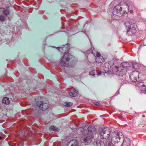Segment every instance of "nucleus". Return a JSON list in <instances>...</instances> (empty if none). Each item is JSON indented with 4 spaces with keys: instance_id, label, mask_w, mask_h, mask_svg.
Segmentation results:
<instances>
[{
    "instance_id": "2",
    "label": "nucleus",
    "mask_w": 146,
    "mask_h": 146,
    "mask_svg": "<svg viewBox=\"0 0 146 146\" xmlns=\"http://www.w3.org/2000/svg\"><path fill=\"white\" fill-rule=\"evenodd\" d=\"M110 133V130L108 127L101 128L99 131L100 138L103 139L106 144L108 143L109 140H111L110 138H109Z\"/></svg>"
},
{
    "instance_id": "15",
    "label": "nucleus",
    "mask_w": 146,
    "mask_h": 146,
    "mask_svg": "<svg viewBox=\"0 0 146 146\" xmlns=\"http://www.w3.org/2000/svg\"><path fill=\"white\" fill-rule=\"evenodd\" d=\"M88 129L89 132L92 133H95L96 131L95 127L92 125H90Z\"/></svg>"
},
{
    "instance_id": "28",
    "label": "nucleus",
    "mask_w": 146,
    "mask_h": 146,
    "mask_svg": "<svg viewBox=\"0 0 146 146\" xmlns=\"http://www.w3.org/2000/svg\"><path fill=\"white\" fill-rule=\"evenodd\" d=\"M5 18L3 15H0V21H3L5 20Z\"/></svg>"
},
{
    "instance_id": "24",
    "label": "nucleus",
    "mask_w": 146,
    "mask_h": 146,
    "mask_svg": "<svg viewBox=\"0 0 146 146\" xmlns=\"http://www.w3.org/2000/svg\"><path fill=\"white\" fill-rule=\"evenodd\" d=\"M91 53L93 54L95 56H96L99 53L97 52H96L95 49H93L92 50Z\"/></svg>"
},
{
    "instance_id": "21",
    "label": "nucleus",
    "mask_w": 146,
    "mask_h": 146,
    "mask_svg": "<svg viewBox=\"0 0 146 146\" xmlns=\"http://www.w3.org/2000/svg\"><path fill=\"white\" fill-rule=\"evenodd\" d=\"M121 65L123 68H126L127 67H129V64L126 62L122 63L121 64Z\"/></svg>"
},
{
    "instance_id": "30",
    "label": "nucleus",
    "mask_w": 146,
    "mask_h": 146,
    "mask_svg": "<svg viewBox=\"0 0 146 146\" xmlns=\"http://www.w3.org/2000/svg\"><path fill=\"white\" fill-rule=\"evenodd\" d=\"M73 91L75 93L74 94H77V95H78V91L77 90H76L75 89H74L73 90Z\"/></svg>"
},
{
    "instance_id": "12",
    "label": "nucleus",
    "mask_w": 146,
    "mask_h": 146,
    "mask_svg": "<svg viewBox=\"0 0 146 146\" xmlns=\"http://www.w3.org/2000/svg\"><path fill=\"white\" fill-rule=\"evenodd\" d=\"M102 74L101 71L97 72L95 70H93L89 73L90 75L94 76L95 75H100Z\"/></svg>"
},
{
    "instance_id": "16",
    "label": "nucleus",
    "mask_w": 146,
    "mask_h": 146,
    "mask_svg": "<svg viewBox=\"0 0 146 146\" xmlns=\"http://www.w3.org/2000/svg\"><path fill=\"white\" fill-rule=\"evenodd\" d=\"M68 45L67 44H66L63 46L62 48L61 47H57V48L59 50L60 49H62L65 51H68V50L69 49V48H68Z\"/></svg>"
},
{
    "instance_id": "8",
    "label": "nucleus",
    "mask_w": 146,
    "mask_h": 146,
    "mask_svg": "<svg viewBox=\"0 0 146 146\" xmlns=\"http://www.w3.org/2000/svg\"><path fill=\"white\" fill-rule=\"evenodd\" d=\"M84 141L85 142V144H87L88 143H91L93 138V135L89 133L85 134L84 135Z\"/></svg>"
},
{
    "instance_id": "13",
    "label": "nucleus",
    "mask_w": 146,
    "mask_h": 146,
    "mask_svg": "<svg viewBox=\"0 0 146 146\" xmlns=\"http://www.w3.org/2000/svg\"><path fill=\"white\" fill-rule=\"evenodd\" d=\"M96 143L98 146H103L105 144L106 145V143H105L104 139L102 140H97Z\"/></svg>"
},
{
    "instance_id": "22",
    "label": "nucleus",
    "mask_w": 146,
    "mask_h": 146,
    "mask_svg": "<svg viewBox=\"0 0 146 146\" xmlns=\"http://www.w3.org/2000/svg\"><path fill=\"white\" fill-rule=\"evenodd\" d=\"M72 141L73 142L72 143L71 145H70V146H78V142L77 141H76L72 140Z\"/></svg>"
},
{
    "instance_id": "5",
    "label": "nucleus",
    "mask_w": 146,
    "mask_h": 146,
    "mask_svg": "<svg viewBox=\"0 0 146 146\" xmlns=\"http://www.w3.org/2000/svg\"><path fill=\"white\" fill-rule=\"evenodd\" d=\"M120 68H118V66H115V69L113 71V73H115V74L118 76H124L125 77V74L126 71L124 69L120 70Z\"/></svg>"
},
{
    "instance_id": "20",
    "label": "nucleus",
    "mask_w": 146,
    "mask_h": 146,
    "mask_svg": "<svg viewBox=\"0 0 146 146\" xmlns=\"http://www.w3.org/2000/svg\"><path fill=\"white\" fill-rule=\"evenodd\" d=\"M50 130L51 131H55L57 130L58 129L54 125L51 126L49 128Z\"/></svg>"
},
{
    "instance_id": "34",
    "label": "nucleus",
    "mask_w": 146,
    "mask_h": 146,
    "mask_svg": "<svg viewBox=\"0 0 146 146\" xmlns=\"http://www.w3.org/2000/svg\"><path fill=\"white\" fill-rule=\"evenodd\" d=\"M2 139V137H1L0 136V139Z\"/></svg>"
},
{
    "instance_id": "29",
    "label": "nucleus",
    "mask_w": 146,
    "mask_h": 146,
    "mask_svg": "<svg viewBox=\"0 0 146 146\" xmlns=\"http://www.w3.org/2000/svg\"><path fill=\"white\" fill-rule=\"evenodd\" d=\"M125 6H126V7H127V9L128 10H129V7H131V8H132V7H133V4L132 3L131 4H129V5H127V4H126Z\"/></svg>"
},
{
    "instance_id": "10",
    "label": "nucleus",
    "mask_w": 146,
    "mask_h": 146,
    "mask_svg": "<svg viewBox=\"0 0 146 146\" xmlns=\"http://www.w3.org/2000/svg\"><path fill=\"white\" fill-rule=\"evenodd\" d=\"M115 66L114 65H113L112 66V71L111 70L106 71V70H104V71H102L101 72L102 73H105L106 75V76H109V75H112L113 74H115V73H113V71L115 69Z\"/></svg>"
},
{
    "instance_id": "17",
    "label": "nucleus",
    "mask_w": 146,
    "mask_h": 146,
    "mask_svg": "<svg viewBox=\"0 0 146 146\" xmlns=\"http://www.w3.org/2000/svg\"><path fill=\"white\" fill-rule=\"evenodd\" d=\"M115 143L114 141L111 140H111H109L108 141V143L106 144V146H115V144H114Z\"/></svg>"
},
{
    "instance_id": "9",
    "label": "nucleus",
    "mask_w": 146,
    "mask_h": 146,
    "mask_svg": "<svg viewBox=\"0 0 146 146\" xmlns=\"http://www.w3.org/2000/svg\"><path fill=\"white\" fill-rule=\"evenodd\" d=\"M139 72L136 71H133L132 75L129 76L131 81L132 82H136L137 81V76H138Z\"/></svg>"
},
{
    "instance_id": "26",
    "label": "nucleus",
    "mask_w": 146,
    "mask_h": 146,
    "mask_svg": "<svg viewBox=\"0 0 146 146\" xmlns=\"http://www.w3.org/2000/svg\"><path fill=\"white\" fill-rule=\"evenodd\" d=\"M69 94L70 96L73 97H75L77 96V94L71 92H69Z\"/></svg>"
},
{
    "instance_id": "1",
    "label": "nucleus",
    "mask_w": 146,
    "mask_h": 146,
    "mask_svg": "<svg viewBox=\"0 0 146 146\" xmlns=\"http://www.w3.org/2000/svg\"><path fill=\"white\" fill-rule=\"evenodd\" d=\"M123 135L122 132L120 131H115L111 136V140L114 141L115 146H130L131 141L127 138H125L123 143L120 141L121 138H123Z\"/></svg>"
},
{
    "instance_id": "31",
    "label": "nucleus",
    "mask_w": 146,
    "mask_h": 146,
    "mask_svg": "<svg viewBox=\"0 0 146 146\" xmlns=\"http://www.w3.org/2000/svg\"><path fill=\"white\" fill-rule=\"evenodd\" d=\"M92 48L86 51V53H90L92 51Z\"/></svg>"
},
{
    "instance_id": "32",
    "label": "nucleus",
    "mask_w": 146,
    "mask_h": 146,
    "mask_svg": "<svg viewBox=\"0 0 146 146\" xmlns=\"http://www.w3.org/2000/svg\"><path fill=\"white\" fill-rule=\"evenodd\" d=\"M94 104L96 105H97V106H100V103L98 102H94Z\"/></svg>"
},
{
    "instance_id": "23",
    "label": "nucleus",
    "mask_w": 146,
    "mask_h": 146,
    "mask_svg": "<svg viewBox=\"0 0 146 146\" xmlns=\"http://www.w3.org/2000/svg\"><path fill=\"white\" fill-rule=\"evenodd\" d=\"M72 104V103L71 102L68 103L65 102L64 105L67 107H69L71 106Z\"/></svg>"
},
{
    "instance_id": "18",
    "label": "nucleus",
    "mask_w": 146,
    "mask_h": 146,
    "mask_svg": "<svg viewBox=\"0 0 146 146\" xmlns=\"http://www.w3.org/2000/svg\"><path fill=\"white\" fill-rule=\"evenodd\" d=\"M144 85V84L143 82H137L136 84V86L138 87L139 89L142 88V86H143Z\"/></svg>"
},
{
    "instance_id": "19",
    "label": "nucleus",
    "mask_w": 146,
    "mask_h": 146,
    "mask_svg": "<svg viewBox=\"0 0 146 146\" xmlns=\"http://www.w3.org/2000/svg\"><path fill=\"white\" fill-rule=\"evenodd\" d=\"M140 90L141 91V93L146 94V86L144 85L142 88H140Z\"/></svg>"
},
{
    "instance_id": "3",
    "label": "nucleus",
    "mask_w": 146,
    "mask_h": 146,
    "mask_svg": "<svg viewBox=\"0 0 146 146\" xmlns=\"http://www.w3.org/2000/svg\"><path fill=\"white\" fill-rule=\"evenodd\" d=\"M124 25L126 27L127 34L128 36H131L136 33L137 26L135 23L127 21L125 23Z\"/></svg>"
},
{
    "instance_id": "36",
    "label": "nucleus",
    "mask_w": 146,
    "mask_h": 146,
    "mask_svg": "<svg viewBox=\"0 0 146 146\" xmlns=\"http://www.w3.org/2000/svg\"><path fill=\"white\" fill-rule=\"evenodd\" d=\"M85 55H86V54H85Z\"/></svg>"
},
{
    "instance_id": "11",
    "label": "nucleus",
    "mask_w": 146,
    "mask_h": 146,
    "mask_svg": "<svg viewBox=\"0 0 146 146\" xmlns=\"http://www.w3.org/2000/svg\"><path fill=\"white\" fill-rule=\"evenodd\" d=\"M95 57H96V61L98 63H101L104 61L103 57L101 56L100 53H99Z\"/></svg>"
},
{
    "instance_id": "27",
    "label": "nucleus",
    "mask_w": 146,
    "mask_h": 146,
    "mask_svg": "<svg viewBox=\"0 0 146 146\" xmlns=\"http://www.w3.org/2000/svg\"><path fill=\"white\" fill-rule=\"evenodd\" d=\"M3 13L5 15H7L9 14V11L7 10H5L3 11Z\"/></svg>"
},
{
    "instance_id": "7",
    "label": "nucleus",
    "mask_w": 146,
    "mask_h": 146,
    "mask_svg": "<svg viewBox=\"0 0 146 146\" xmlns=\"http://www.w3.org/2000/svg\"><path fill=\"white\" fill-rule=\"evenodd\" d=\"M122 8L121 7V5L119 4L115 6L113 11V15L115 16H120V15H122L121 14V11H122Z\"/></svg>"
},
{
    "instance_id": "4",
    "label": "nucleus",
    "mask_w": 146,
    "mask_h": 146,
    "mask_svg": "<svg viewBox=\"0 0 146 146\" xmlns=\"http://www.w3.org/2000/svg\"><path fill=\"white\" fill-rule=\"evenodd\" d=\"M69 54L68 52H64V57L61 59V62L60 64L61 66H67L68 65V61L69 60Z\"/></svg>"
},
{
    "instance_id": "33",
    "label": "nucleus",
    "mask_w": 146,
    "mask_h": 146,
    "mask_svg": "<svg viewBox=\"0 0 146 146\" xmlns=\"http://www.w3.org/2000/svg\"><path fill=\"white\" fill-rule=\"evenodd\" d=\"M119 94V91H117L116 92V93H115V94L116 95H118V94Z\"/></svg>"
},
{
    "instance_id": "35",
    "label": "nucleus",
    "mask_w": 146,
    "mask_h": 146,
    "mask_svg": "<svg viewBox=\"0 0 146 146\" xmlns=\"http://www.w3.org/2000/svg\"><path fill=\"white\" fill-rule=\"evenodd\" d=\"M121 78V80H123V79Z\"/></svg>"
},
{
    "instance_id": "14",
    "label": "nucleus",
    "mask_w": 146,
    "mask_h": 146,
    "mask_svg": "<svg viewBox=\"0 0 146 146\" xmlns=\"http://www.w3.org/2000/svg\"><path fill=\"white\" fill-rule=\"evenodd\" d=\"M2 102L6 105H9L10 104V102L8 98L5 97L3 98Z\"/></svg>"
},
{
    "instance_id": "6",
    "label": "nucleus",
    "mask_w": 146,
    "mask_h": 146,
    "mask_svg": "<svg viewBox=\"0 0 146 146\" xmlns=\"http://www.w3.org/2000/svg\"><path fill=\"white\" fill-rule=\"evenodd\" d=\"M36 104L40 109L43 111L46 110L48 108L49 105V103L47 101L44 103L41 101H38L36 102Z\"/></svg>"
},
{
    "instance_id": "25",
    "label": "nucleus",
    "mask_w": 146,
    "mask_h": 146,
    "mask_svg": "<svg viewBox=\"0 0 146 146\" xmlns=\"http://www.w3.org/2000/svg\"><path fill=\"white\" fill-rule=\"evenodd\" d=\"M138 64L137 63H132V67L134 69H136L137 68Z\"/></svg>"
}]
</instances>
